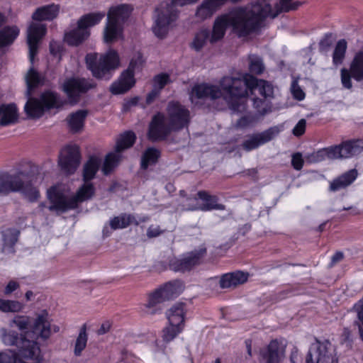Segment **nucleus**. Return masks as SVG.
<instances>
[{
  "instance_id": "nucleus-46",
  "label": "nucleus",
  "mask_w": 363,
  "mask_h": 363,
  "mask_svg": "<svg viewBox=\"0 0 363 363\" xmlns=\"http://www.w3.org/2000/svg\"><path fill=\"white\" fill-rule=\"evenodd\" d=\"M354 311L357 315L354 325L357 326L361 339L363 341V298L354 306Z\"/></svg>"
},
{
  "instance_id": "nucleus-24",
  "label": "nucleus",
  "mask_w": 363,
  "mask_h": 363,
  "mask_svg": "<svg viewBox=\"0 0 363 363\" xmlns=\"http://www.w3.org/2000/svg\"><path fill=\"white\" fill-rule=\"evenodd\" d=\"M133 11L130 4H120L109 8L107 12V23H124L129 20Z\"/></svg>"
},
{
  "instance_id": "nucleus-33",
  "label": "nucleus",
  "mask_w": 363,
  "mask_h": 363,
  "mask_svg": "<svg viewBox=\"0 0 363 363\" xmlns=\"http://www.w3.org/2000/svg\"><path fill=\"white\" fill-rule=\"evenodd\" d=\"M101 165V158L98 155H91L86 162L83 169L84 181H90L94 178L100 166Z\"/></svg>"
},
{
  "instance_id": "nucleus-45",
  "label": "nucleus",
  "mask_w": 363,
  "mask_h": 363,
  "mask_svg": "<svg viewBox=\"0 0 363 363\" xmlns=\"http://www.w3.org/2000/svg\"><path fill=\"white\" fill-rule=\"evenodd\" d=\"M347 49V42L345 40H340L337 42L333 56L334 65H338L342 64Z\"/></svg>"
},
{
  "instance_id": "nucleus-63",
  "label": "nucleus",
  "mask_w": 363,
  "mask_h": 363,
  "mask_svg": "<svg viewBox=\"0 0 363 363\" xmlns=\"http://www.w3.org/2000/svg\"><path fill=\"white\" fill-rule=\"evenodd\" d=\"M111 323L110 321H105L104 322L100 328L98 330V334L99 335H104L108 333L111 328Z\"/></svg>"
},
{
  "instance_id": "nucleus-10",
  "label": "nucleus",
  "mask_w": 363,
  "mask_h": 363,
  "mask_svg": "<svg viewBox=\"0 0 363 363\" xmlns=\"http://www.w3.org/2000/svg\"><path fill=\"white\" fill-rule=\"evenodd\" d=\"M144 63L143 55L135 52L130 59L129 66L123 72L118 79L111 86V91L113 94H121L128 91L135 84V73L142 69Z\"/></svg>"
},
{
  "instance_id": "nucleus-64",
  "label": "nucleus",
  "mask_w": 363,
  "mask_h": 363,
  "mask_svg": "<svg viewBox=\"0 0 363 363\" xmlns=\"http://www.w3.org/2000/svg\"><path fill=\"white\" fill-rule=\"evenodd\" d=\"M343 259V253L341 252H337L331 258L333 264H335Z\"/></svg>"
},
{
  "instance_id": "nucleus-27",
  "label": "nucleus",
  "mask_w": 363,
  "mask_h": 363,
  "mask_svg": "<svg viewBox=\"0 0 363 363\" xmlns=\"http://www.w3.org/2000/svg\"><path fill=\"white\" fill-rule=\"evenodd\" d=\"M89 24H77L71 30L65 34V41L70 45H77L87 38L89 35Z\"/></svg>"
},
{
  "instance_id": "nucleus-61",
  "label": "nucleus",
  "mask_w": 363,
  "mask_h": 363,
  "mask_svg": "<svg viewBox=\"0 0 363 363\" xmlns=\"http://www.w3.org/2000/svg\"><path fill=\"white\" fill-rule=\"evenodd\" d=\"M333 40V35L328 34L325 38L320 42V47L321 50H325L332 44Z\"/></svg>"
},
{
  "instance_id": "nucleus-3",
  "label": "nucleus",
  "mask_w": 363,
  "mask_h": 363,
  "mask_svg": "<svg viewBox=\"0 0 363 363\" xmlns=\"http://www.w3.org/2000/svg\"><path fill=\"white\" fill-rule=\"evenodd\" d=\"M167 116L162 113L155 114L150 123L148 138L152 141L164 139L172 131L186 127L190 121V113L178 102H169Z\"/></svg>"
},
{
  "instance_id": "nucleus-23",
  "label": "nucleus",
  "mask_w": 363,
  "mask_h": 363,
  "mask_svg": "<svg viewBox=\"0 0 363 363\" xmlns=\"http://www.w3.org/2000/svg\"><path fill=\"white\" fill-rule=\"evenodd\" d=\"M280 131L281 129L278 126H274L260 133L252 135L244 141L243 148L247 151L256 149L272 140Z\"/></svg>"
},
{
  "instance_id": "nucleus-4",
  "label": "nucleus",
  "mask_w": 363,
  "mask_h": 363,
  "mask_svg": "<svg viewBox=\"0 0 363 363\" xmlns=\"http://www.w3.org/2000/svg\"><path fill=\"white\" fill-rule=\"evenodd\" d=\"M94 191L95 189L90 181H84V184L72 196H69V191L65 185H55L47 191L48 199L51 203L48 208L57 213L75 208L79 203L91 199Z\"/></svg>"
},
{
  "instance_id": "nucleus-34",
  "label": "nucleus",
  "mask_w": 363,
  "mask_h": 363,
  "mask_svg": "<svg viewBox=\"0 0 363 363\" xmlns=\"http://www.w3.org/2000/svg\"><path fill=\"white\" fill-rule=\"evenodd\" d=\"M18 118L17 108L14 104H3L0 106V123L6 125L13 123Z\"/></svg>"
},
{
  "instance_id": "nucleus-22",
  "label": "nucleus",
  "mask_w": 363,
  "mask_h": 363,
  "mask_svg": "<svg viewBox=\"0 0 363 363\" xmlns=\"http://www.w3.org/2000/svg\"><path fill=\"white\" fill-rule=\"evenodd\" d=\"M286 342L284 340H272L267 347L260 352L261 363H279L285 353Z\"/></svg>"
},
{
  "instance_id": "nucleus-58",
  "label": "nucleus",
  "mask_w": 363,
  "mask_h": 363,
  "mask_svg": "<svg viewBox=\"0 0 363 363\" xmlns=\"http://www.w3.org/2000/svg\"><path fill=\"white\" fill-rule=\"evenodd\" d=\"M50 51L52 55L57 57V60H60V53L62 51V46L60 43L55 41L51 42L50 44Z\"/></svg>"
},
{
  "instance_id": "nucleus-31",
  "label": "nucleus",
  "mask_w": 363,
  "mask_h": 363,
  "mask_svg": "<svg viewBox=\"0 0 363 363\" xmlns=\"http://www.w3.org/2000/svg\"><path fill=\"white\" fill-rule=\"evenodd\" d=\"M357 171L350 169L330 182V190L336 191L350 185L357 177Z\"/></svg>"
},
{
  "instance_id": "nucleus-53",
  "label": "nucleus",
  "mask_w": 363,
  "mask_h": 363,
  "mask_svg": "<svg viewBox=\"0 0 363 363\" xmlns=\"http://www.w3.org/2000/svg\"><path fill=\"white\" fill-rule=\"evenodd\" d=\"M169 24H154L152 30L154 35L158 38H164L169 30Z\"/></svg>"
},
{
  "instance_id": "nucleus-21",
  "label": "nucleus",
  "mask_w": 363,
  "mask_h": 363,
  "mask_svg": "<svg viewBox=\"0 0 363 363\" xmlns=\"http://www.w3.org/2000/svg\"><path fill=\"white\" fill-rule=\"evenodd\" d=\"M45 24H30L27 32V43L29 48V60L33 65L38 53L39 43L45 35Z\"/></svg>"
},
{
  "instance_id": "nucleus-12",
  "label": "nucleus",
  "mask_w": 363,
  "mask_h": 363,
  "mask_svg": "<svg viewBox=\"0 0 363 363\" xmlns=\"http://www.w3.org/2000/svg\"><path fill=\"white\" fill-rule=\"evenodd\" d=\"M306 363H337L332 344L326 340H315L311 345L306 357Z\"/></svg>"
},
{
  "instance_id": "nucleus-19",
  "label": "nucleus",
  "mask_w": 363,
  "mask_h": 363,
  "mask_svg": "<svg viewBox=\"0 0 363 363\" xmlns=\"http://www.w3.org/2000/svg\"><path fill=\"white\" fill-rule=\"evenodd\" d=\"M199 0H172L170 4H166L165 7L155 9L157 19L155 23H173L177 19L178 12L175 9L178 6H184L192 4Z\"/></svg>"
},
{
  "instance_id": "nucleus-6",
  "label": "nucleus",
  "mask_w": 363,
  "mask_h": 363,
  "mask_svg": "<svg viewBox=\"0 0 363 363\" xmlns=\"http://www.w3.org/2000/svg\"><path fill=\"white\" fill-rule=\"evenodd\" d=\"M86 63L95 77L108 79L111 77V72L119 67L120 59L118 53L111 49L101 55L99 60L96 53L87 54Z\"/></svg>"
},
{
  "instance_id": "nucleus-56",
  "label": "nucleus",
  "mask_w": 363,
  "mask_h": 363,
  "mask_svg": "<svg viewBox=\"0 0 363 363\" xmlns=\"http://www.w3.org/2000/svg\"><path fill=\"white\" fill-rule=\"evenodd\" d=\"M306 121L301 119L294 128L292 133L295 136L302 135L306 130Z\"/></svg>"
},
{
  "instance_id": "nucleus-36",
  "label": "nucleus",
  "mask_w": 363,
  "mask_h": 363,
  "mask_svg": "<svg viewBox=\"0 0 363 363\" xmlns=\"http://www.w3.org/2000/svg\"><path fill=\"white\" fill-rule=\"evenodd\" d=\"M30 318L28 315H16L10 322L9 327L16 326L20 331L25 333V335L29 336L30 334L31 324Z\"/></svg>"
},
{
  "instance_id": "nucleus-18",
  "label": "nucleus",
  "mask_w": 363,
  "mask_h": 363,
  "mask_svg": "<svg viewBox=\"0 0 363 363\" xmlns=\"http://www.w3.org/2000/svg\"><path fill=\"white\" fill-rule=\"evenodd\" d=\"M94 86V84L85 79L70 78L62 85L63 91L67 94L71 104H75L79 96Z\"/></svg>"
},
{
  "instance_id": "nucleus-40",
  "label": "nucleus",
  "mask_w": 363,
  "mask_h": 363,
  "mask_svg": "<svg viewBox=\"0 0 363 363\" xmlns=\"http://www.w3.org/2000/svg\"><path fill=\"white\" fill-rule=\"evenodd\" d=\"M26 84L28 86V94L30 95L31 89L43 82V77L36 72L33 67H30L26 77Z\"/></svg>"
},
{
  "instance_id": "nucleus-62",
  "label": "nucleus",
  "mask_w": 363,
  "mask_h": 363,
  "mask_svg": "<svg viewBox=\"0 0 363 363\" xmlns=\"http://www.w3.org/2000/svg\"><path fill=\"white\" fill-rule=\"evenodd\" d=\"M160 91L152 88V91L147 95L146 104L149 105L152 104L155 99L159 96Z\"/></svg>"
},
{
  "instance_id": "nucleus-9",
  "label": "nucleus",
  "mask_w": 363,
  "mask_h": 363,
  "mask_svg": "<svg viewBox=\"0 0 363 363\" xmlns=\"http://www.w3.org/2000/svg\"><path fill=\"white\" fill-rule=\"evenodd\" d=\"M184 289V284L179 280L166 283L149 294L147 302L145 304V312L150 314L155 313L158 311L156 308L158 303L177 297L183 291Z\"/></svg>"
},
{
  "instance_id": "nucleus-15",
  "label": "nucleus",
  "mask_w": 363,
  "mask_h": 363,
  "mask_svg": "<svg viewBox=\"0 0 363 363\" xmlns=\"http://www.w3.org/2000/svg\"><path fill=\"white\" fill-rule=\"evenodd\" d=\"M81 161L79 147L77 145H67L60 153L58 163L62 170L67 174H73Z\"/></svg>"
},
{
  "instance_id": "nucleus-43",
  "label": "nucleus",
  "mask_w": 363,
  "mask_h": 363,
  "mask_svg": "<svg viewBox=\"0 0 363 363\" xmlns=\"http://www.w3.org/2000/svg\"><path fill=\"white\" fill-rule=\"evenodd\" d=\"M184 330V328L169 324L162 330V340L168 343L172 341Z\"/></svg>"
},
{
  "instance_id": "nucleus-38",
  "label": "nucleus",
  "mask_w": 363,
  "mask_h": 363,
  "mask_svg": "<svg viewBox=\"0 0 363 363\" xmlns=\"http://www.w3.org/2000/svg\"><path fill=\"white\" fill-rule=\"evenodd\" d=\"M24 308V305L18 301L0 298V311L4 313H18Z\"/></svg>"
},
{
  "instance_id": "nucleus-11",
  "label": "nucleus",
  "mask_w": 363,
  "mask_h": 363,
  "mask_svg": "<svg viewBox=\"0 0 363 363\" xmlns=\"http://www.w3.org/2000/svg\"><path fill=\"white\" fill-rule=\"evenodd\" d=\"M136 136L132 131L121 134L117 139L115 150L108 153L101 166L104 175H109L119 164L122 159L121 152L131 147L135 143Z\"/></svg>"
},
{
  "instance_id": "nucleus-48",
  "label": "nucleus",
  "mask_w": 363,
  "mask_h": 363,
  "mask_svg": "<svg viewBox=\"0 0 363 363\" xmlns=\"http://www.w3.org/2000/svg\"><path fill=\"white\" fill-rule=\"evenodd\" d=\"M170 82V77L167 73H160L154 77L152 79V88L160 91Z\"/></svg>"
},
{
  "instance_id": "nucleus-35",
  "label": "nucleus",
  "mask_w": 363,
  "mask_h": 363,
  "mask_svg": "<svg viewBox=\"0 0 363 363\" xmlns=\"http://www.w3.org/2000/svg\"><path fill=\"white\" fill-rule=\"evenodd\" d=\"M19 34L17 26H7L0 30V47L11 44Z\"/></svg>"
},
{
  "instance_id": "nucleus-30",
  "label": "nucleus",
  "mask_w": 363,
  "mask_h": 363,
  "mask_svg": "<svg viewBox=\"0 0 363 363\" xmlns=\"http://www.w3.org/2000/svg\"><path fill=\"white\" fill-rule=\"evenodd\" d=\"M10 328L0 329V339L1 342L6 345H16L18 347V352L20 353V347L23 341H35L34 340H28L25 336L21 335L19 337L17 332L13 330Z\"/></svg>"
},
{
  "instance_id": "nucleus-32",
  "label": "nucleus",
  "mask_w": 363,
  "mask_h": 363,
  "mask_svg": "<svg viewBox=\"0 0 363 363\" xmlns=\"http://www.w3.org/2000/svg\"><path fill=\"white\" fill-rule=\"evenodd\" d=\"M87 114L88 112L86 110H79L67 117V124L72 132L77 133L83 129Z\"/></svg>"
},
{
  "instance_id": "nucleus-1",
  "label": "nucleus",
  "mask_w": 363,
  "mask_h": 363,
  "mask_svg": "<svg viewBox=\"0 0 363 363\" xmlns=\"http://www.w3.org/2000/svg\"><path fill=\"white\" fill-rule=\"evenodd\" d=\"M220 89L213 84H197L189 92L191 102L197 105L200 100L206 98L216 99L222 98L233 113L245 112L249 93L257 90L265 99L273 95V86L264 80H259L249 74H237L225 76L220 80Z\"/></svg>"
},
{
  "instance_id": "nucleus-37",
  "label": "nucleus",
  "mask_w": 363,
  "mask_h": 363,
  "mask_svg": "<svg viewBox=\"0 0 363 363\" xmlns=\"http://www.w3.org/2000/svg\"><path fill=\"white\" fill-rule=\"evenodd\" d=\"M123 37L121 24H106L104 29V40L106 43L116 41Z\"/></svg>"
},
{
  "instance_id": "nucleus-25",
  "label": "nucleus",
  "mask_w": 363,
  "mask_h": 363,
  "mask_svg": "<svg viewBox=\"0 0 363 363\" xmlns=\"http://www.w3.org/2000/svg\"><path fill=\"white\" fill-rule=\"evenodd\" d=\"M60 6L51 4L37 8L32 14V20L36 22L52 21L59 15Z\"/></svg>"
},
{
  "instance_id": "nucleus-13",
  "label": "nucleus",
  "mask_w": 363,
  "mask_h": 363,
  "mask_svg": "<svg viewBox=\"0 0 363 363\" xmlns=\"http://www.w3.org/2000/svg\"><path fill=\"white\" fill-rule=\"evenodd\" d=\"M57 106V96L53 92L43 93L40 99L30 98L25 105V111L28 118H38L46 109Z\"/></svg>"
},
{
  "instance_id": "nucleus-5",
  "label": "nucleus",
  "mask_w": 363,
  "mask_h": 363,
  "mask_svg": "<svg viewBox=\"0 0 363 363\" xmlns=\"http://www.w3.org/2000/svg\"><path fill=\"white\" fill-rule=\"evenodd\" d=\"M11 192H20L30 202H35L40 198L38 189L29 176L22 172L0 176V194L6 195Z\"/></svg>"
},
{
  "instance_id": "nucleus-14",
  "label": "nucleus",
  "mask_w": 363,
  "mask_h": 363,
  "mask_svg": "<svg viewBox=\"0 0 363 363\" xmlns=\"http://www.w3.org/2000/svg\"><path fill=\"white\" fill-rule=\"evenodd\" d=\"M59 331L60 327L51 323V318L47 311L43 310L35 313L30 331L33 338L47 340L52 333Z\"/></svg>"
},
{
  "instance_id": "nucleus-59",
  "label": "nucleus",
  "mask_w": 363,
  "mask_h": 363,
  "mask_svg": "<svg viewBox=\"0 0 363 363\" xmlns=\"http://www.w3.org/2000/svg\"><path fill=\"white\" fill-rule=\"evenodd\" d=\"M20 287V284L15 280H11L6 285L4 289V294L10 295L11 293L17 290Z\"/></svg>"
},
{
  "instance_id": "nucleus-44",
  "label": "nucleus",
  "mask_w": 363,
  "mask_h": 363,
  "mask_svg": "<svg viewBox=\"0 0 363 363\" xmlns=\"http://www.w3.org/2000/svg\"><path fill=\"white\" fill-rule=\"evenodd\" d=\"M208 40H209L208 32L202 30L195 35L191 43V48L196 51H200L204 47Z\"/></svg>"
},
{
  "instance_id": "nucleus-17",
  "label": "nucleus",
  "mask_w": 363,
  "mask_h": 363,
  "mask_svg": "<svg viewBox=\"0 0 363 363\" xmlns=\"http://www.w3.org/2000/svg\"><path fill=\"white\" fill-rule=\"evenodd\" d=\"M357 82L363 81V52H357L354 57L350 69H341V82L346 89L352 87L351 77Z\"/></svg>"
},
{
  "instance_id": "nucleus-42",
  "label": "nucleus",
  "mask_w": 363,
  "mask_h": 363,
  "mask_svg": "<svg viewBox=\"0 0 363 363\" xmlns=\"http://www.w3.org/2000/svg\"><path fill=\"white\" fill-rule=\"evenodd\" d=\"M160 152L158 150L153 147L148 148L143 155L141 161V167L143 169H146L149 165L155 164L159 157Z\"/></svg>"
},
{
  "instance_id": "nucleus-20",
  "label": "nucleus",
  "mask_w": 363,
  "mask_h": 363,
  "mask_svg": "<svg viewBox=\"0 0 363 363\" xmlns=\"http://www.w3.org/2000/svg\"><path fill=\"white\" fill-rule=\"evenodd\" d=\"M206 250L191 252L182 255L179 258H174L169 262V267L174 272H186L200 262L201 257L205 254Z\"/></svg>"
},
{
  "instance_id": "nucleus-41",
  "label": "nucleus",
  "mask_w": 363,
  "mask_h": 363,
  "mask_svg": "<svg viewBox=\"0 0 363 363\" xmlns=\"http://www.w3.org/2000/svg\"><path fill=\"white\" fill-rule=\"evenodd\" d=\"M133 222V217L130 215L122 214L114 217L109 222L111 230L125 228Z\"/></svg>"
},
{
  "instance_id": "nucleus-28",
  "label": "nucleus",
  "mask_w": 363,
  "mask_h": 363,
  "mask_svg": "<svg viewBox=\"0 0 363 363\" xmlns=\"http://www.w3.org/2000/svg\"><path fill=\"white\" fill-rule=\"evenodd\" d=\"M249 274L237 271L223 275L220 279V286L222 289L235 287L247 281Z\"/></svg>"
},
{
  "instance_id": "nucleus-57",
  "label": "nucleus",
  "mask_w": 363,
  "mask_h": 363,
  "mask_svg": "<svg viewBox=\"0 0 363 363\" xmlns=\"http://www.w3.org/2000/svg\"><path fill=\"white\" fill-rule=\"evenodd\" d=\"M291 164L296 170H300L303 167V160L301 153L297 152L293 155Z\"/></svg>"
},
{
  "instance_id": "nucleus-54",
  "label": "nucleus",
  "mask_w": 363,
  "mask_h": 363,
  "mask_svg": "<svg viewBox=\"0 0 363 363\" xmlns=\"http://www.w3.org/2000/svg\"><path fill=\"white\" fill-rule=\"evenodd\" d=\"M256 119L252 114L247 113L241 117L236 123V127L239 128H245L252 125Z\"/></svg>"
},
{
  "instance_id": "nucleus-55",
  "label": "nucleus",
  "mask_w": 363,
  "mask_h": 363,
  "mask_svg": "<svg viewBox=\"0 0 363 363\" xmlns=\"http://www.w3.org/2000/svg\"><path fill=\"white\" fill-rule=\"evenodd\" d=\"M291 93L293 96L298 101H302L305 98V93L295 82L291 84Z\"/></svg>"
},
{
  "instance_id": "nucleus-60",
  "label": "nucleus",
  "mask_w": 363,
  "mask_h": 363,
  "mask_svg": "<svg viewBox=\"0 0 363 363\" xmlns=\"http://www.w3.org/2000/svg\"><path fill=\"white\" fill-rule=\"evenodd\" d=\"M162 233L158 225H150L147 230L148 238H155L160 235Z\"/></svg>"
},
{
  "instance_id": "nucleus-8",
  "label": "nucleus",
  "mask_w": 363,
  "mask_h": 363,
  "mask_svg": "<svg viewBox=\"0 0 363 363\" xmlns=\"http://www.w3.org/2000/svg\"><path fill=\"white\" fill-rule=\"evenodd\" d=\"M363 143L360 140H349L342 143L339 145L332 146L322 149L313 155L315 162L323 159L330 160L352 157L362 152Z\"/></svg>"
},
{
  "instance_id": "nucleus-47",
  "label": "nucleus",
  "mask_w": 363,
  "mask_h": 363,
  "mask_svg": "<svg viewBox=\"0 0 363 363\" xmlns=\"http://www.w3.org/2000/svg\"><path fill=\"white\" fill-rule=\"evenodd\" d=\"M19 231L16 229H6L3 232L4 247H11L18 240Z\"/></svg>"
},
{
  "instance_id": "nucleus-26",
  "label": "nucleus",
  "mask_w": 363,
  "mask_h": 363,
  "mask_svg": "<svg viewBox=\"0 0 363 363\" xmlns=\"http://www.w3.org/2000/svg\"><path fill=\"white\" fill-rule=\"evenodd\" d=\"M199 199L200 204H189L185 206L187 210H201L211 211L213 209H223V206L217 203V199L215 196L208 194L205 191H199L197 193Z\"/></svg>"
},
{
  "instance_id": "nucleus-7",
  "label": "nucleus",
  "mask_w": 363,
  "mask_h": 363,
  "mask_svg": "<svg viewBox=\"0 0 363 363\" xmlns=\"http://www.w3.org/2000/svg\"><path fill=\"white\" fill-rule=\"evenodd\" d=\"M43 356L36 341H23L20 353L11 350L0 352V363H42Z\"/></svg>"
},
{
  "instance_id": "nucleus-50",
  "label": "nucleus",
  "mask_w": 363,
  "mask_h": 363,
  "mask_svg": "<svg viewBox=\"0 0 363 363\" xmlns=\"http://www.w3.org/2000/svg\"><path fill=\"white\" fill-rule=\"evenodd\" d=\"M105 16V13L101 11L89 13L83 15L77 23H99Z\"/></svg>"
},
{
  "instance_id": "nucleus-49",
  "label": "nucleus",
  "mask_w": 363,
  "mask_h": 363,
  "mask_svg": "<svg viewBox=\"0 0 363 363\" xmlns=\"http://www.w3.org/2000/svg\"><path fill=\"white\" fill-rule=\"evenodd\" d=\"M249 69L254 74H261L264 70V65L262 59L257 55H250Z\"/></svg>"
},
{
  "instance_id": "nucleus-39",
  "label": "nucleus",
  "mask_w": 363,
  "mask_h": 363,
  "mask_svg": "<svg viewBox=\"0 0 363 363\" xmlns=\"http://www.w3.org/2000/svg\"><path fill=\"white\" fill-rule=\"evenodd\" d=\"M88 340V336L86 333V329L85 326H83L79 333V335L76 339L74 347V354L77 357L82 355L83 350L86 348Z\"/></svg>"
},
{
  "instance_id": "nucleus-51",
  "label": "nucleus",
  "mask_w": 363,
  "mask_h": 363,
  "mask_svg": "<svg viewBox=\"0 0 363 363\" xmlns=\"http://www.w3.org/2000/svg\"><path fill=\"white\" fill-rule=\"evenodd\" d=\"M180 202L182 203V206L180 208H178V209L181 211H188L184 208L186 205L200 204L198 196H186L184 191H180Z\"/></svg>"
},
{
  "instance_id": "nucleus-29",
  "label": "nucleus",
  "mask_w": 363,
  "mask_h": 363,
  "mask_svg": "<svg viewBox=\"0 0 363 363\" xmlns=\"http://www.w3.org/2000/svg\"><path fill=\"white\" fill-rule=\"evenodd\" d=\"M185 314V306L182 303L174 304L166 313L169 324L182 326V328H184Z\"/></svg>"
},
{
  "instance_id": "nucleus-16",
  "label": "nucleus",
  "mask_w": 363,
  "mask_h": 363,
  "mask_svg": "<svg viewBox=\"0 0 363 363\" xmlns=\"http://www.w3.org/2000/svg\"><path fill=\"white\" fill-rule=\"evenodd\" d=\"M227 24H214L209 40L215 43L220 40L225 32ZM233 32L239 38H247L255 33L262 24H230Z\"/></svg>"
},
{
  "instance_id": "nucleus-52",
  "label": "nucleus",
  "mask_w": 363,
  "mask_h": 363,
  "mask_svg": "<svg viewBox=\"0 0 363 363\" xmlns=\"http://www.w3.org/2000/svg\"><path fill=\"white\" fill-rule=\"evenodd\" d=\"M253 104L255 108L257 109L258 113L262 116L272 111L271 106L267 100L254 98Z\"/></svg>"
},
{
  "instance_id": "nucleus-2",
  "label": "nucleus",
  "mask_w": 363,
  "mask_h": 363,
  "mask_svg": "<svg viewBox=\"0 0 363 363\" xmlns=\"http://www.w3.org/2000/svg\"><path fill=\"white\" fill-rule=\"evenodd\" d=\"M291 1L280 0L274 12L269 4L262 6L255 4L250 6L234 7L217 17L214 23H261L267 18L274 19L280 12H288L298 8L301 4L291 3Z\"/></svg>"
}]
</instances>
